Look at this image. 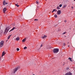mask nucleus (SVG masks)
<instances>
[{"mask_svg":"<svg viewBox=\"0 0 75 75\" xmlns=\"http://www.w3.org/2000/svg\"><path fill=\"white\" fill-rule=\"evenodd\" d=\"M34 20H35V21H36V20H38L37 19H35Z\"/></svg>","mask_w":75,"mask_h":75,"instance_id":"c756f323","label":"nucleus"},{"mask_svg":"<svg viewBox=\"0 0 75 75\" xmlns=\"http://www.w3.org/2000/svg\"><path fill=\"white\" fill-rule=\"evenodd\" d=\"M33 75H35V74H33Z\"/></svg>","mask_w":75,"mask_h":75,"instance_id":"72a5a7b5","label":"nucleus"},{"mask_svg":"<svg viewBox=\"0 0 75 75\" xmlns=\"http://www.w3.org/2000/svg\"><path fill=\"white\" fill-rule=\"evenodd\" d=\"M69 42H68V44H69Z\"/></svg>","mask_w":75,"mask_h":75,"instance_id":"f704fd0d","label":"nucleus"},{"mask_svg":"<svg viewBox=\"0 0 75 75\" xmlns=\"http://www.w3.org/2000/svg\"><path fill=\"white\" fill-rule=\"evenodd\" d=\"M69 59L70 61H72V58H69Z\"/></svg>","mask_w":75,"mask_h":75,"instance_id":"dca6fc26","label":"nucleus"},{"mask_svg":"<svg viewBox=\"0 0 75 75\" xmlns=\"http://www.w3.org/2000/svg\"><path fill=\"white\" fill-rule=\"evenodd\" d=\"M16 40L17 41H19V40H20V38H19V37H17L16 38Z\"/></svg>","mask_w":75,"mask_h":75,"instance_id":"9d476101","label":"nucleus"},{"mask_svg":"<svg viewBox=\"0 0 75 75\" xmlns=\"http://www.w3.org/2000/svg\"><path fill=\"white\" fill-rule=\"evenodd\" d=\"M47 0H45L46 1H47Z\"/></svg>","mask_w":75,"mask_h":75,"instance_id":"e433bc0d","label":"nucleus"},{"mask_svg":"<svg viewBox=\"0 0 75 75\" xmlns=\"http://www.w3.org/2000/svg\"><path fill=\"white\" fill-rule=\"evenodd\" d=\"M54 11L53 10V11H52V13H53V12H54Z\"/></svg>","mask_w":75,"mask_h":75,"instance_id":"2f4dec72","label":"nucleus"},{"mask_svg":"<svg viewBox=\"0 0 75 75\" xmlns=\"http://www.w3.org/2000/svg\"><path fill=\"white\" fill-rule=\"evenodd\" d=\"M57 8V9L58 10H59L60 9V8L59 6H58Z\"/></svg>","mask_w":75,"mask_h":75,"instance_id":"a211bd4d","label":"nucleus"},{"mask_svg":"<svg viewBox=\"0 0 75 75\" xmlns=\"http://www.w3.org/2000/svg\"><path fill=\"white\" fill-rule=\"evenodd\" d=\"M66 34V32H64L62 34Z\"/></svg>","mask_w":75,"mask_h":75,"instance_id":"393cba45","label":"nucleus"},{"mask_svg":"<svg viewBox=\"0 0 75 75\" xmlns=\"http://www.w3.org/2000/svg\"><path fill=\"white\" fill-rule=\"evenodd\" d=\"M36 4H38V2L37 1H36Z\"/></svg>","mask_w":75,"mask_h":75,"instance_id":"cd10ccee","label":"nucleus"},{"mask_svg":"<svg viewBox=\"0 0 75 75\" xmlns=\"http://www.w3.org/2000/svg\"><path fill=\"white\" fill-rule=\"evenodd\" d=\"M0 33H1V29L0 28Z\"/></svg>","mask_w":75,"mask_h":75,"instance_id":"7c9ffc66","label":"nucleus"},{"mask_svg":"<svg viewBox=\"0 0 75 75\" xmlns=\"http://www.w3.org/2000/svg\"><path fill=\"white\" fill-rule=\"evenodd\" d=\"M46 37H47V36L45 35H44V36L42 37V38H46Z\"/></svg>","mask_w":75,"mask_h":75,"instance_id":"ddd939ff","label":"nucleus"},{"mask_svg":"<svg viewBox=\"0 0 75 75\" xmlns=\"http://www.w3.org/2000/svg\"><path fill=\"white\" fill-rule=\"evenodd\" d=\"M11 55H8V57L9 58H11Z\"/></svg>","mask_w":75,"mask_h":75,"instance_id":"2eb2a0df","label":"nucleus"},{"mask_svg":"<svg viewBox=\"0 0 75 75\" xmlns=\"http://www.w3.org/2000/svg\"><path fill=\"white\" fill-rule=\"evenodd\" d=\"M74 0V1H75V0Z\"/></svg>","mask_w":75,"mask_h":75,"instance_id":"4c0bfd02","label":"nucleus"},{"mask_svg":"<svg viewBox=\"0 0 75 75\" xmlns=\"http://www.w3.org/2000/svg\"><path fill=\"white\" fill-rule=\"evenodd\" d=\"M16 50L17 51H18L20 50V49L18 48H17Z\"/></svg>","mask_w":75,"mask_h":75,"instance_id":"5701e85b","label":"nucleus"},{"mask_svg":"<svg viewBox=\"0 0 75 75\" xmlns=\"http://www.w3.org/2000/svg\"><path fill=\"white\" fill-rule=\"evenodd\" d=\"M65 75H72V74L71 72H69L66 73Z\"/></svg>","mask_w":75,"mask_h":75,"instance_id":"0eeeda50","label":"nucleus"},{"mask_svg":"<svg viewBox=\"0 0 75 75\" xmlns=\"http://www.w3.org/2000/svg\"><path fill=\"white\" fill-rule=\"evenodd\" d=\"M27 47H25L24 48V50H26V49H27Z\"/></svg>","mask_w":75,"mask_h":75,"instance_id":"412c9836","label":"nucleus"},{"mask_svg":"<svg viewBox=\"0 0 75 75\" xmlns=\"http://www.w3.org/2000/svg\"><path fill=\"white\" fill-rule=\"evenodd\" d=\"M4 45V41H2L0 42V48H1Z\"/></svg>","mask_w":75,"mask_h":75,"instance_id":"20e7f679","label":"nucleus"},{"mask_svg":"<svg viewBox=\"0 0 75 75\" xmlns=\"http://www.w3.org/2000/svg\"><path fill=\"white\" fill-rule=\"evenodd\" d=\"M59 51V49L58 48L54 49L53 50V52L54 53H58Z\"/></svg>","mask_w":75,"mask_h":75,"instance_id":"7ed1b4c3","label":"nucleus"},{"mask_svg":"<svg viewBox=\"0 0 75 75\" xmlns=\"http://www.w3.org/2000/svg\"><path fill=\"white\" fill-rule=\"evenodd\" d=\"M53 11H55V12H57V10L56 9H53Z\"/></svg>","mask_w":75,"mask_h":75,"instance_id":"aec40b11","label":"nucleus"},{"mask_svg":"<svg viewBox=\"0 0 75 75\" xmlns=\"http://www.w3.org/2000/svg\"><path fill=\"white\" fill-rule=\"evenodd\" d=\"M10 37H11V35H9V36H8V39H9L10 38Z\"/></svg>","mask_w":75,"mask_h":75,"instance_id":"f3484780","label":"nucleus"},{"mask_svg":"<svg viewBox=\"0 0 75 75\" xmlns=\"http://www.w3.org/2000/svg\"><path fill=\"white\" fill-rule=\"evenodd\" d=\"M62 6V4H60L59 5V7H61Z\"/></svg>","mask_w":75,"mask_h":75,"instance_id":"4be33fe9","label":"nucleus"},{"mask_svg":"<svg viewBox=\"0 0 75 75\" xmlns=\"http://www.w3.org/2000/svg\"><path fill=\"white\" fill-rule=\"evenodd\" d=\"M67 5H64L63 7V8H65L66 7H67Z\"/></svg>","mask_w":75,"mask_h":75,"instance_id":"4468645a","label":"nucleus"},{"mask_svg":"<svg viewBox=\"0 0 75 75\" xmlns=\"http://www.w3.org/2000/svg\"><path fill=\"white\" fill-rule=\"evenodd\" d=\"M61 13V10H58L57 11V15H60Z\"/></svg>","mask_w":75,"mask_h":75,"instance_id":"39448f33","label":"nucleus"},{"mask_svg":"<svg viewBox=\"0 0 75 75\" xmlns=\"http://www.w3.org/2000/svg\"><path fill=\"white\" fill-rule=\"evenodd\" d=\"M1 33H0V37H1Z\"/></svg>","mask_w":75,"mask_h":75,"instance_id":"a878e982","label":"nucleus"},{"mask_svg":"<svg viewBox=\"0 0 75 75\" xmlns=\"http://www.w3.org/2000/svg\"><path fill=\"white\" fill-rule=\"evenodd\" d=\"M37 8H38V7H37Z\"/></svg>","mask_w":75,"mask_h":75,"instance_id":"58836bf2","label":"nucleus"},{"mask_svg":"<svg viewBox=\"0 0 75 75\" xmlns=\"http://www.w3.org/2000/svg\"><path fill=\"white\" fill-rule=\"evenodd\" d=\"M43 45H42V44L41 46H40V47H42Z\"/></svg>","mask_w":75,"mask_h":75,"instance_id":"bb28decb","label":"nucleus"},{"mask_svg":"<svg viewBox=\"0 0 75 75\" xmlns=\"http://www.w3.org/2000/svg\"><path fill=\"white\" fill-rule=\"evenodd\" d=\"M68 47H69V46H68Z\"/></svg>","mask_w":75,"mask_h":75,"instance_id":"c9c22d12","label":"nucleus"},{"mask_svg":"<svg viewBox=\"0 0 75 75\" xmlns=\"http://www.w3.org/2000/svg\"><path fill=\"white\" fill-rule=\"evenodd\" d=\"M16 28H15L13 27L12 29L9 31V32H10V31H13V30H14V29Z\"/></svg>","mask_w":75,"mask_h":75,"instance_id":"f8f14e48","label":"nucleus"},{"mask_svg":"<svg viewBox=\"0 0 75 75\" xmlns=\"http://www.w3.org/2000/svg\"><path fill=\"white\" fill-rule=\"evenodd\" d=\"M7 11V8H4L3 9V12L4 13H5V12L6 11Z\"/></svg>","mask_w":75,"mask_h":75,"instance_id":"423d86ee","label":"nucleus"},{"mask_svg":"<svg viewBox=\"0 0 75 75\" xmlns=\"http://www.w3.org/2000/svg\"><path fill=\"white\" fill-rule=\"evenodd\" d=\"M6 54V52H5L4 51L2 52V57H3V56H4Z\"/></svg>","mask_w":75,"mask_h":75,"instance_id":"1a4fd4ad","label":"nucleus"},{"mask_svg":"<svg viewBox=\"0 0 75 75\" xmlns=\"http://www.w3.org/2000/svg\"><path fill=\"white\" fill-rule=\"evenodd\" d=\"M20 69V67L19 66L15 67L13 71V74H15V73H16V72H17V70H19Z\"/></svg>","mask_w":75,"mask_h":75,"instance_id":"f257e3e1","label":"nucleus"},{"mask_svg":"<svg viewBox=\"0 0 75 75\" xmlns=\"http://www.w3.org/2000/svg\"><path fill=\"white\" fill-rule=\"evenodd\" d=\"M10 30V27H7L5 30V31L4 32V34L6 35L8 33V31Z\"/></svg>","mask_w":75,"mask_h":75,"instance_id":"f03ea898","label":"nucleus"},{"mask_svg":"<svg viewBox=\"0 0 75 75\" xmlns=\"http://www.w3.org/2000/svg\"><path fill=\"white\" fill-rule=\"evenodd\" d=\"M54 17H55V18H57V15L55 14L54 15Z\"/></svg>","mask_w":75,"mask_h":75,"instance_id":"6ab92c4d","label":"nucleus"},{"mask_svg":"<svg viewBox=\"0 0 75 75\" xmlns=\"http://www.w3.org/2000/svg\"><path fill=\"white\" fill-rule=\"evenodd\" d=\"M25 40H26V38H25L24 39L22 40V42H24L25 41Z\"/></svg>","mask_w":75,"mask_h":75,"instance_id":"9b49d317","label":"nucleus"},{"mask_svg":"<svg viewBox=\"0 0 75 75\" xmlns=\"http://www.w3.org/2000/svg\"><path fill=\"white\" fill-rule=\"evenodd\" d=\"M3 3V5H4V6H5V4L6 5V4H8V3H6L5 1H4Z\"/></svg>","mask_w":75,"mask_h":75,"instance_id":"6e6552de","label":"nucleus"},{"mask_svg":"<svg viewBox=\"0 0 75 75\" xmlns=\"http://www.w3.org/2000/svg\"><path fill=\"white\" fill-rule=\"evenodd\" d=\"M64 22L65 23H66V22H67V20H65L64 21Z\"/></svg>","mask_w":75,"mask_h":75,"instance_id":"c85d7f7f","label":"nucleus"},{"mask_svg":"<svg viewBox=\"0 0 75 75\" xmlns=\"http://www.w3.org/2000/svg\"><path fill=\"white\" fill-rule=\"evenodd\" d=\"M15 6H17L18 7H19V5H17V4H15Z\"/></svg>","mask_w":75,"mask_h":75,"instance_id":"b1692460","label":"nucleus"},{"mask_svg":"<svg viewBox=\"0 0 75 75\" xmlns=\"http://www.w3.org/2000/svg\"><path fill=\"white\" fill-rule=\"evenodd\" d=\"M64 45H65V43H64Z\"/></svg>","mask_w":75,"mask_h":75,"instance_id":"473e14b6","label":"nucleus"},{"mask_svg":"<svg viewBox=\"0 0 75 75\" xmlns=\"http://www.w3.org/2000/svg\"><path fill=\"white\" fill-rule=\"evenodd\" d=\"M7 6H8V5H7Z\"/></svg>","mask_w":75,"mask_h":75,"instance_id":"ea45409f","label":"nucleus"}]
</instances>
